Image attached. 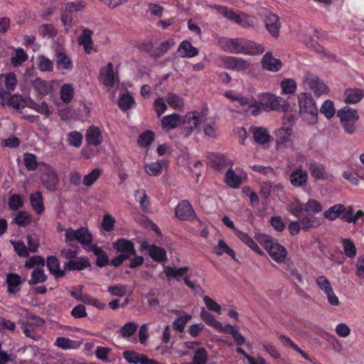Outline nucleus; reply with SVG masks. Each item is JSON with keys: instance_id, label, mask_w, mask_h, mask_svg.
Returning <instances> with one entry per match:
<instances>
[{"instance_id": "nucleus-1", "label": "nucleus", "mask_w": 364, "mask_h": 364, "mask_svg": "<svg viewBox=\"0 0 364 364\" xmlns=\"http://www.w3.org/2000/svg\"><path fill=\"white\" fill-rule=\"evenodd\" d=\"M322 210L321 204L315 199H309L305 203L296 201L289 205L290 213L299 220L304 230L321 225L320 219L314 214L319 213Z\"/></svg>"}, {"instance_id": "nucleus-2", "label": "nucleus", "mask_w": 364, "mask_h": 364, "mask_svg": "<svg viewBox=\"0 0 364 364\" xmlns=\"http://www.w3.org/2000/svg\"><path fill=\"white\" fill-rule=\"evenodd\" d=\"M255 102L259 105V114L263 112L275 110L282 112H291L288 100L274 94L266 92L259 96V101L255 100Z\"/></svg>"}, {"instance_id": "nucleus-3", "label": "nucleus", "mask_w": 364, "mask_h": 364, "mask_svg": "<svg viewBox=\"0 0 364 364\" xmlns=\"http://www.w3.org/2000/svg\"><path fill=\"white\" fill-rule=\"evenodd\" d=\"M297 98L301 117L309 124H315L318 120V109L311 95L301 92Z\"/></svg>"}, {"instance_id": "nucleus-4", "label": "nucleus", "mask_w": 364, "mask_h": 364, "mask_svg": "<svg viewBox=\"0 0 364 364\" xmlns=\"http://www.w3.org/2000/svg\"><path fill=\"white\" fill-rule=\"evenodd\" d=\"M233 53L244 55H260L264 53L262 45L245 38H233Z\"/></svg>"}, {"instance_id": "nucleus-5", "label": "nucleus", "mask_w": 364, "mask_h": 364, "mask_svg": "<svg viewBox=\"0 0 364 364\" xmlns=\"http://www.w3.org/2000/svg\"><path fill=\"white\" fill-rule=\"evenodd\" d=\"M338 117L340 118L342 127L347 134H353L355 132V123L359 119L357 110L349 107H345L338 111Z\"/></svg>"}, {"instance_id": "nucleus-6", "label": "nucleus", "mask_w": 364, "mask_h": 364, "mask_svg": "<svg viewBox=\"0 0 364 364\" xmlns=\"http://www.w3.org/2000/svg\"><path fill=\"white\" fill-rule=\"evenodd\" d=\"M41 181L48 191H55L59 183V177L56 171L48 164L42 163L39 169Z\"/></svg>"}, {"instance_id": "nucleus-7", "label": "nucleus", "mask_w": 364, "mask_h": 364, "mask_svg": "<svg viewBox=\"0 0 364 364\" xmlns=\"http://www.w3.org/2000/svg\"><path fill=\"white\" fill-rule=\"evenodd\" d=\"M65 242L69 243L70 245H72L70 243L75 240H77L84 247L87 246V247L92 245V242L93 240L92 235L88 229L85 228H80L77 230H73L72 228H68L65 230Z\"/></svg>"}, {"instance_id": "nucleus-8", "label": "nucleus", "mask_w": 364, "mask_h": 364, "mask_svg": "<svg viewBox=\"0 0 364 364\" xmlns=\"http://www.w3.org/2000/svg\"><path fill=\"white\" fill-rule=\"evenodd\" d=\"M264 246L271 258L278 263L283 262L287 257V252L285 247L274 241L267 235H262Z\"/></svg>"}, {"instance_id": "nucleus-9", "label": "nucleus", "mask_w": 364, "mask_h": 364, "mask_svg": "<svg viewBox=\"0 0 364 364\" xmlns=\"http://www.w3.org/2000/svg\"><path fill=\"white\" fill-rule=\"evenodd\" d=\"M225 96L228 99L233 101H237L240 105L243 107V109L246 112H249L253 116H257L259 114V105L255 102L253 97H246L240 94H236L232 90L227 91Z\"/></svg>"}, {"instance_id": "nucleus-10", "label": "nucleus", "mask_w": 364, "mask_h": 364, "mask_svg": "<svg viewBox=\"0 0 364 364\" xmlns=\"http://www.w3.org/2000/svg\"><path fill=\"white\" fill-rule=\"evenodd\" d=\"M175 215L180 220L192 222L199 220L192 205L188 200H183L178 203L175 208Z\"/></svg>"}, {"instance_id": "nucleus-11", "label": "nucleus", "mask_w": 364, "mask_h": 364, "mask_svg": "<svg viewBox=\"0 0 364 364\" xmlns=\"http://www.w3.org/2000/svg\"><path fill=\"white\" fill-rule=\"evenodd\" d=\"M318 287L326 295L328 303L332 306H338L339 299L334 294L330 281L325 276H319L316 279Z\"/></svg>"}, {"instance_id": "nucleus-12", "label": "nucleus", "mask_w": 364, "mask_h": 364, "mask_svg": "<svg viewBox=\"0 0 364 364\" xmlns=\"http://www.w3.org/2000/svg\"><path fill=\"white\" fill-rule=\"evenodd\" d=\"M220 62L225 68L236 71L246 70L250 65L245 60L235 56L223 55L220 58Z\"/></svg>"}, {"instance_id": "nucleus-13", "label": "nucleus", "mask_w": 364, "mask_h": 364, "mask_svg": "<svg viewBox=\"0 0 364 364\" xmlns=\"http://www.w3.org/2000/svg\"><path fill=\"white\" fill-rule=\"evenodd\" d=\"M113 248L122 255H126L127 259H131L132 256H135L136 250L134 244L132 241L125 238L117 239L112 245Z\"/></svg>"}, {"instance_id": "nucleus-14", "label": "nucleus", "mask_w": 364, "mask_h": 364, "mask_svg": "<svg viewBox=\"0 0 364 364\" xmlns=\"http://www.w3.org/2000/svg\"><path fill=\"white\" fill-rule=\"evenodd\" d=\"M201 121L202 119L199 117L196 111L188 112L183 119L185 135L188 136L193 129L199 127Z\"/></svg>"}, {"instance_id": "nucleus-15", "label": "nucleus", "mask_w": 364, "mask_h": 364, "mask_svg": "<svg viewBox=\"0 0 364 364\" xmlns=\"http://www.w3.org/2000/svg\"><path fill=\"white\" fill-rule=\"evenodd\" d=\"M264 69L273 73L279 71L282 66V63L279 59L273 57L272 52H267L262 57L261 61Z\"/></svg>"}, {"instance_id": "nucleus-16", "label": "nucleus", "mask_w": 364, "mask_h": 364, "mask_svg": "<svg viewBox=\"0 0 364 364\" xmlns=\"http://www.w3.org/2000/svg\"><path fill=\"white\" fill-rule=\"evenodd\" d=\"M308 177L307 171L299 167L290 173L289 181L294 187L302 188L306 185Z\"/></svg>"}, {"instance_id": "nucleus-17", "label": "nucleus", "mask_w": 364, "mask_h": 364, "mask_svg": "<svg viewBox=\"0 0 364 364\" xmlns=\"http://www.w3.org/2000/svg\"><path fill=\"white\" fill-rule=\"evenodd\" d=\"M85 139L87 145H93L95 146L100 145L103 141V136L100 129L95 126L90 127L87 129Z\"/></svg>"}, {"instance_id": "nucleus-18", "label": "nucleus", "mask_w": 364, "mask_h": 364, "mask_svg": "<svg viewBox=\"0 0 364 364\" xmlns=\"http://www.w3.org/2000/svg\"><path fill=\"white\" fill-rule=\"evenodd\" d=\"M100 80L107 87H113L115 80L114 65L109 63L106 67H103L100 71Z\"/></svg>"}, {"instance_id": "nucleus-19", "label": "nucleus", "mask_w": 364, "mask_h": 364, "mask_svg": "<svg viewBox=\"0 0 364 364\" xmlns=\"http://www.w3.org/2000/svg\"><path fill=\"white\" fill-rule=\"evenodd\" d=\"M308 166L309 173L316 180L327 179L328 173L324 165L315 161H310Z\"/></svg>"}, {"instance_id": "nucleus-20", "label": "nucleus", "mask_w": 364, "mask_h": 364, "mask_svg": "<svg viewBox=\"0 0 364 364\" xmlns=\"http://www.w3.org/2000/svg\"><path fill=\"white\" fill-rule=\"evenodd\" d=\"M87 251L92 252L96 256V265L99 267H106L109 264V259L107 254L99 246L95 244H93L89 246L87 249Z\"/></svg>"}, {"instance_id": "nucleus-21", "label": "nucleus", "mask_w": 364, "mask_h": 364, "mask_svg": "<svg viewBox=\"0 0 364 364\" xmlns=\"http://www.w3.org/2000/svg\"><path fill=\"white\" fill-rule=\"evenodd\" d=\"M210 164L215 170L222 171L227 166H232V162L223 154L213 153L210 156Z\"/></svg>"}, {"instance_id": "nucleus-22", "label": "nucleus", "mask_w": 364, "mask_h": 364, "mask_svg": "<svg viewBox=\"0 0 364 364\" xmlns=\"http://www.w3.org/2000/svg\"><path fill=\"white\" fill-rule=\"evenodd\" d=\"M177 52L181 58H193L198 55V48L186 40L179 44Z\"/></svg>"}, {"instance_id": "nucleus-23", "label": "nucleus", "mask_w": 364, "mask_h": 364, "mask_svg": "<svg viewBox=\"0 0 364 364\" xmlns=\"http://www.w3.org/2000/svg\"><path fill=\"white\" fill-rule=\"evenodd\" d=\"M265 26L272 36L277 37L281 26L278 16L269 14L265 18Z\"/></svg>"}, {"instance_id": "nucleus-24", "label": "nucleus", "mask_w": 364, "mask_h": 364, "mask_svg": "<svg viewBox=\"0 0 364 364\" xmlns=\"http://www.w3.org/2000/svg\"><path fill=\"white\" fill-rule=\"evenodd\" d=\"M46 267L50 274L55 276V278H61L65 276V270L60 269V263L55 256H48L46 259Z\"/></svg>"}, {"instance_id": "nucleus-25", "label": "nucleus", "mask_w": 364, "mask_h": 364, "mask_svg": "<svg viewBox=\"0 0 364 364\" xmlns=\"http://www.w3.org/2000/svg\"><path fill=\"white\" fill-rule=\"evenodd\" d=\"M90 267V262L86 257H79L77 259H71L69 262L65 263V270H77L81 271Z\"/></svg>"}, {"instance_id": "nucleus-26", "label": "nucleus", "mask_w": 364, "mask_h": 364, "mask_svg": "<svg viewBox=\"0 0 364 364\" xmlns=\"http://www.w3.org/2000/svg\"><path fill=\"white\" fill-rule=\"evenodd\" d=\"M92 34L93 32L91 30L85 28L78 37V43L84 47L85 52L87 54H90L92 50Z\"/></svg>"}, {"instance_id": "nucleus-27", "label": "nucleus", "mask_w": 364, "mask_h": 364, "mask_svg": "<svg viewBox=\"0 0 364 364\" xmlns=\"http://www.w3.org/2000/svg\"><path fill=\"white\" fill-rule=\"evenodd\" d=\"M364 92L360 88H348L344 91L345 102L347 104H355L363 97Z\"/></svg>"}, {"instance_id": "nucleus-28", "label": "nucleus", "mask_w": 364, "mask_h": 364, "mask_svg": "<svg viewBox=\"0 0 364 364\" xmlns=\"http://www.w3.org/2000/svg\"><path fill=\"white\" fill-rule=\"evenodd\" d=\"M235 234L244 244L251 248L254 252L259 255H262L263 252L257 245V242L246 232H243L239 230H235Z\"/></svg>"}, {"instance_id": "nucleus-29", "label": "nucleus", "mask_w": 364, "mask_h": 364, "mask_svg": "<svg viewBox=\"0 0 364 364\" xmlns=\"http://www.w3.org/2000/svg\"><path fill=\"white\" fill-rule=\"evenodd\" d=\"M30 203L32 208L38 215H41L45 211L43 195L41 192L36 191L30 195Z\"/></svg>"}, {"instance_id": "nucleus-30", "label": "nucleus", "mask_w": 364, "mask_h": 364, "mask_svg": "<svg viewBox=\"0 0 364 364\" xmlns=\"http://www.w3.org/2000/svg\"><path fill=\"white\" fill-rule=\"evenodd\" d=\"M22 283L21 277L16 273H9L6 276L7 291L16 294L19 291L18 286Z\"/></svg>"}, {"instance_id": "nucleus-31", "label": "nucleus", "mask_w": 364, "mask_h": 364, "mask_svg": "<svg viewBox=\"0 0 364 364\" xmlns=\"http://www.w3.org/2000/svg\"><path fill=\"white\" fill-rule=\"evenodd\" d=\"M14 50L15 53L11 56L10 62L14 68H18L28 59V55L22 48H14Z\"/></svg>"}, {"instance_id": "nucleus-32", "label": "nucleus", "mask_w": 364, "mask_h": 364, "mask_svg": "<svg viewBox=\"0 0 364 364\" xmlns=\"http://www.w3.org/2000/svg\"><path fill=\"white\" fill-rule=\"evenodd\" d=\"M215 8L217 11L221 14L223 16L229 18L230 20H233L238 24H242L243 21V18L245 16L242 14H237L232 9H229L228 7L223 6H215Z\"/></svg>"}, {"instance_id": "nucleus-33", "label": "nucleus", "mask_w": 364, "mask_h": 364, "mask_svg": "<svg viewBox=\"0 0 364 364\" xmlns=\"http://www.w3.org/2000/svg\"><path fill=\"white\" fill-rule=\"evenodd\" d=\"M224 181L229 187L232 188H238L242 182L241 177L235 173L232 166L227 171Z\"/></svg>"}, {"instance_id": "nucleus-34", "label": "nucleus", "mask_w": 364, "mask_h": 364, "mask_svg": "<svg viewBox=\"0 0 364 364\" xmlns=\"http://www.w3.org/2000/svg\"><path fill=\"white\" fill-rule=\"evenodd\" d=\"M180 122L181 117L176 113L164 116L161 120L163 128L168 131L176 128Z\"/></svg>"}, {"instance_id": "nucleus-35", "label": "nucleus", "mask_w": 364, "mask_h": 364, "mask_svg": "<svg viewBox=\"0 0 364 364\" xmlns=\"http://www.w3.org/2000/svg\"><path fill=\"white\" fill-rule=\"evenodd\" d=\"M345 206L343 204H336L324 211L323 215L326 219L334 221L337 218H341Z\"/></svg>"}, {"instance_id": "nucleus-36", "label": "nucleus", "mask_w": 364, "mask_h": 364, "mask_svg": "<svg viewBox=\"0 0 364 364\" xmlns=\"http://www.w3.org/2000/svg\"><path fill=\"white\" fill-rule=\"evenodd\" d=\"M284 272L294 282L302 283L303 278L293 262H287L284 267Z\"/></svg>"}, {"instance_id": "nucleus-37", "label": "nucleus", "mask_w": 364, "mask_h": 364, "mask_svg": "<svg viewBox=\"0 0 364 364\" xmlns=\"http://www.w3.org/2000/svg\"><path fill=\"white\" fill-rule=\"evenodd\" d=\"M166 163L164 161H154V162L145 164V165H144L145 172L149 176H158L162 173L163 166Z\"/></svg>"}, {"instance_id": "nucleus-38", "label": "nucleus", "mask_w": 364, "mask_h": 364, "mask_svg": "<svg viewBox=\"0 0 364 364\" xmlns=\"http://www.w3.org/2000/svg\"><path fill=\"white\" fill-rule=\"evenodd\" d=\"M252 132L255 141L259 144H264L269 141L270 136L265 128L252 127Z\"/></svg>"}, {"instance_id": "nucleus-39", "label": "nucleus", "mask_w": 364, "mask_h": 364, "mask_svg": "<svg viewBox=\"0 0 364 364\" xmlns=\"http://www.w3.org/2000/svg\"><path fill=\"white\" fill-rule=\"evenodd\" d=\"M213 252L218 256H221L225 253L233 259H235L236 257L235 252L230 248L223 240L218 241V245L213 247Z\"/></svg>"}, {"instance_id": "nucleus-40", "label": "nucleus", "mask_w": 364, "mask_h": 364, "mask_svg": "<svg viewBox=\"0 0 364 364\" xmlns=\"http://www.w3.org/2000/svg\"><path fill=\"white\" fill-rule=\"evenodd\" d=\"M310 89L316 95L320 96L328 92L327 86L317 77H313L309 82Z\"/></svg>"}, {"instance_id": "nucleus-41", "label": "nucleus", "mask_w": 364, "mask_h": 364, "mask_svg": "<svg viewBox=\"0 0 364 364\" xmlns=\"http://www.w3.org/2000/svg\"><path fill=\"white\" fill-rule=\"evenodd\" d=\"M74 88L70 84H63L60 87V99L65 104L70 103L74 97Z\"/></svg>"}, {"instance_id": "nucleus-42", "label": "nucleus", "mask_w": 364, "mask_h": 364, "mask_svg": "<svg viewBox=\"0 0 364 364\" xmlns=\"http://www.w3.org/2000/svg\"><path fill=\"white\" fill-rule=\"evenodd\" d=\"M175 45V41L173 38L162 42L159 48H157L151 55V57L157 59L164 55L172 46Z\"/></svg>"}, {"instance_id": "nucleus-43", "label": "nucleus", "mask_w": 364, "mask_h": 364, "mask_svg": "<svg viewBox=\"0 0 364 364\" xmlns=\"http://www.w3.org/2000/svg\"><path fill=\"white\" fill-rule=\"evenodd\" d=\"M136 198L139 200L140 208L144 213L150 211V200L144 190H138L135 195Z\"/></svg>"}, {"instance_id": "nucleus-44", "label": "nucleus", "mask_w": 364, "mask_h": 364, "mask_svg": "<svg viewBox=\"0 0 364 364\" xmlns=\"http://www.w3.org/2000/svg\"><path fill=\"white\" fill-rule=\"evenodd\" d=\"M149 256L154 261L158 262H163L167 258L166 250L156 245H152Z\"/></svg>"}, {"instance_id": "nucleus-45", "label": "nucleus", "mask_w": 364, "mask_h": 364, "mask_svg": "<svg viewBox=\"0 0 364 364\" xmlns=\"http://www.w3.org/2000/svg\"><path fill=\"white\" fill-rule=\"evenodd\" d=\"M341 243L345 255L349 258H353L357 253V249L354 242L349 238H343Z\"/></svg>"}, {"instance_id": "nucleus-46", "label": "nucleus", "mask_w": 364, "mask_h": 364, "mask_svg": "<svg viewBox=\"0 0 364 364\" xmlns=\"http://www.w3.org/2000/svg\"><path fill=\"white\" fill-rule=\"evenodd\" d=\"M47 279V275L42 268H36L31 272V279L28 281L29 285L32 286L38 283H43Z\"/></svg>"}, {"instance_id": "nucleus-47", "label": "nucleus", "mask_w": 364, "mask_h": 364, "mask_svg": "<svg viewBox=\"0 0 364 364\" xmlns=\"http://www.w3.org/2000/svg\"><path fill=\"white\" fill-rule=\"evenodd\" d=\"M292 129L290 127H281L275 132V136L277 138V143L278 144H283L287 143L289 140V137L291 135Z\"/></svg>"}, {"instance_id": "nucleus-48", "label": "nucleus", "mask_w": 364, "mask_h": 364, "mask_svg": "<svg viewBox=\"0 0 364 364\" xmlns=\"http://www.w3.org/2000/svg\"><path fill=\"white\" fill-rule=\"evenodd\" d=\"M83 135L78 131L70 132L67 135V142L70 146L80 147L82 145Z\"/></svg>"}, {"instance_id": "nucleus-49", "label": "nucleus", "mask_w": 364, "mask_h": 364, "mask_svg": "<svg viewBox=\"0 0 364 364\" xmlns=\"http://www.w3.org/2000/svg\"><path fill=\"white\" fill-rule=\"evenodd\" d=\"M200 317L207 325L214 328L215 329L221 327V323L217 321L215 318V316L207 311L204 308H202L201 309Z\"/></svg>"}, {"instance_id": "nucleus-50", "label": "nucleus", "mask_w": 364, "mask_h": 364, "mask_svg": "<svg viewBox=\"0 0 364 364\" xmlns=\"http://www.w3.org/2000/svg\"><path fill=\"white\" fill-rule=\"evenodd\" d=\"M13 223L19 227H26L31 223V216L26 211H19L14 218Z\"/></svg>"}, {"instance_id": "nucleus-51", "label": "nucleus", "mask_w": 364, "mask_h": 364, "mask_svg": "<svg viewBox=\"0 0 364 364\" xmlns=\"http://www.w3.org/2000/svg\"><path fill=\"white\" fill-rule=\"evenodd\" d=\"M134 99L129 92L122 94L119 100V107L122 111H126L132 107Z\"/></svg>"}, {"instance_id": "nucleus-52", "label": "nucleus", "mask_w": 364, "mask_h": 364, "mask_svg": "<svg viewBox=\"0 0 364 364\" xmlns=\"http://www.w3.org/2000/svg\"><path fill=\"white\" fill-rule=\"evenodd\" d=\"M38 68L43 72H50L53 69V63L43 55H39L37 58Z\"/></svg>"}, {"instance_id": "nucleus-53", "label": "nucleus", "mask_w": 364, "mask_h": 364, "mask_svg": "<svg viewBox=\"0 0 364 364\" xmlns=\"http://www.w3.org/2000/svg\"><path fill=\"white\" fill-rule=\"evenodd\" d=\"M23 162L26 169L29 171H33L38 168V163L37 161V157L33 154H24Z\"/></svg>"}, {"instance_id": "nucleus-54", "label": "nucleus", "mask_w": 364, "mask_h": 364, "mask_svg": "<svg viewBox=\"0 0 364 364\" xmlns=\"http://www.w3.org/2000/svg\"><path fill=\"white\" fill-rule=\"evenodd\" d=\"M154 133L151 130H147L139 136L137 141L140 146L148 147L154 140Z\"/></svg>"}, {"instance_id": "nucleus-55", "label": "nucleus", "mask_w": 364, "mask_h": 364, "mask_svg": "<svg viewBox=\"0 0 364 364\" xmlns=\"http://www.w3.org/2000/svg\"><path fill=\"white\" fill-rule=\"evenodd\" d=\"M208 354L205 348L201 347L198 348L193 355V364H207Z\"/></svg>"}, {"instance_id": "nucleus-56", "label": "nucleus", "mask_w": 364, "mask_h": 364, "mask_svg": "<svg viewBox=\"0 0 364 364\" xmlns=\"http://www.w3.org/2000/svg\"><path fill=\"white\" fill-rule=\"evenodd\" d=\"M8 205L11 210H18L23 206V198L20 194H13L8 200Z\"/></svg>"}, {"instance_id": "nucleus-57", "label": "nucleus", "mask_w": 364, "mask_h": 364, "mask_svg": "<svg viewBox=\"0 0 364 364\" xmlns=\"http://www.w3.org/2000/svg\"><path fill=\"white\" fill-rule=\"evenodd\" d=\"M56 63L59 68L70 70L73 68V62L64 53L59 52L56 55Z\"/></svg>"}, {"instance_id": "nucleus-58", "label": "nucleus", "mask_w": 364, "mask_h": 364, "mask_svg": "<svg viewBox=\"0 0 364 364\" xmlns=\"http://www.w3.org/2000/svg\"><path fill=\"white\" fill-rule=\"evenodd\" d=\"M192 318L191 315L186 314L180 317H177L173 322V328L178 332L182 333L188 321Z\"/></svg>"}, {"instance_id": "nucleus-59", "label": "nucleus", "mask_w": 364, "mask_h": 364, "mask_svg": "<svg viewBox=\"0 0 364 364\" xmlns=\"http://www.w3.org/2000/svg\"><path fill=\"white\" fill-rule=\"evenodd\" d=\"M102 171L98 168H94L90 173L85 175L83 178V184L87 187L91 186L100 177Z\"/></svg>"}, {"instance_id": "nucleus-60", "label": "nucleus", "mask_w": 364, "mask_h": 364, "mask_svg": "<svg viewBox=\"0 0 364 364\" xmlns=\"http://www.w3.org/2000/svg\"><path fill=\"white\" fill-rule=\"evenodd\" d=\"M320 111L327 119L333 117L336 113L333 101L330 100H326L323 103Z\"/></svg>"}, {"instance_id": "nucleus-61", "label": "nucleus", "mask_w": 364, "mask_h": 364, "mask_svg": "<svg viewBox=\"0 0 364 364\" xmlns=\"http://www.w3.org/2000/svg\"><path fill=\"white\" fill-rule=\"evenodd\" d=\"M283 94H293L296 90V83L293 79H284L281 82Z\"/></svg>"}, {"instance_id": "nucleus-62", "label": "nucleus", "mask_w": 364, "mask_h": 364, "mask_svg": "<svg viewBox=\"0 0 364 364\" xmlns=\"http://www.w3.org/2000/svg\"><path fill=\"white\" fill-rule=\"evenodd\" d=\"M203 128L206 135L210 137H215L216 136L217 126L214 120L206 119L203 122Z\"/></svg>"}, {"instance_id": "nucleus-63", "label": "nucleus", "mask_w": 364, "mask_h": 364, "mask_svg": "<svg viewBox=\"0 0 364 364\" xmlns=\"http://www.w3.org/2000/svg\"><path fill=\"white\" fill-rule=\"evenodd\" d=\"M111 348L108 347L97 346L95 350V356L99 360L104 363H109L112 362L108 358L109 354L111 353Z\"/></svg>"}, {"instance_id": "nucleus-64", "label": "nucleus", "mask_w": 364, "mask_h": 364, "mask_svg": "<svg viewBox=\"0 0 364 364\" xmlns=\"http://www.w3.org/2000/svg\"><path fill=\"white\" fill-rule=\"evenodd\" d=\"M75 343V341L65 337H58L55 341V346L63 350L74 348Z\"/></svg>"}]
</instances>
